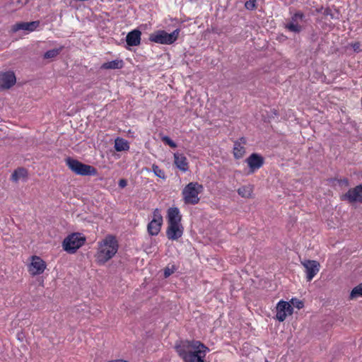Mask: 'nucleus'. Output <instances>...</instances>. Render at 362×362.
Instances as JSON below:
<instances>
[{
  "label": "nucleus",
  "mask_w": 362,
  "mask_h": 362,
  "mask_svg": "<svg viewBox=\"0 0 362 362\" xmlns=\"http://www.w3.org/2000/svg\"><path fill=\"white\" fill-rule=\"evenodd\" d=\"M28 170L24 168H18L16 169L11 176V180L13 182H17L21 178H27Z\"/></svg>",
  "instance_id": "nucleus-21"
},
{
  "label": "nucleus",
  "mask_w": 362,
  "mask_h": 362,
  "mask_svg": "<svg viewBox=\"0 0 362 362\" xmlns=\"http://www.w3.org/2000/svg\"><path fill=\"white\" fill-rule=\"evenodd\" d=\"M337 182L340 186L348 187L349 185V180L346 177L339 179Z\"/></svg>",
  "instance_id": "nucleus-33"
},
{
  "label": "nucleus",
  "mask_w": 362,
  "mask_h": 362,
  "mask_svg": "<svg viewBox=\"0 0 362 362\" xmlns=\"http://www.w3.org/2000/svg\"><path fill=\"white\" fill-rule=\"evenodd\" d=\"M124 66V62L122 59H117L115 60H112L111 62H107L103 63L100 69H122Z\"/></svg>",
  "instance_id": "nucleus-20"
},
{
  "label": "nucleus",
  "mask_w": 362,
  "mask_h": 362,
  "mask_svg": "<svg viewBox=\"0 0 362 362\" xmlns=\"http://www.w3.org/2000/svg\"><path fill=\"white\" fill-rule=\"evenodd\" d=\"M182 216L177 207H170L168 209L167 221L168 225H181Z\"/></svg>",
  "instance_id": "nucleus-17"
},
{
  "label": "nucleus",
  "mask_w": 362,
  "mask_h": 362,
  "mask_svg": "<svg viewBox=\"0 0 362 362\" xmlns=\"http://www.w3.org/2000/svg\"><path fill=\"white\" fill-rule=\"evenodd\" d=\"M204 191V187L197 182H191L182 190V200L185 204L196 205L200 201L199 194Z\"/></svg>",
  "instance_id": "nucleus-3"
},
{
  "label": "nucleus",
  "mask_w": 362,
  "mask_h": 362,
  "mask_svg": "<svg viewBox=\"0 0 362 362\" xmlns=\"http://www.w3.org/2000/svg\"><path fill=\"white\" fill-rule=\"evenodd\" d=\"M301 264L305 269L307 281H310L320 271V263L316 260L305 259Z\"/></svg>",
  "instance_id": "nucleus-11"
},
{
  "label": "nucleus",
  "mask_w": 362,
  "mask_h": 362,
  "mask_svg": "<svg viewBox=\"0 0 362 362\" xmlns=\"http://www.w3.org/2000/svg\"><path fill=\"white\" fill-rule=\"evenodd\" d=\"M291 303L295 307H296L298 309L302 308L304 305L303 301L296 298H292Z\"/></svg>",
  "instance_id": "nucleus-32"
},
{
  "label": "nucleus",
  "mask_w": 362,
  "mask_h": 362,
  "mask_svg": "<svg viewBox=\"0 0 362 362\" xmlns=\"http://www.w3.org/2000/svg\"><path fill=\"white\" fill-rule=\"evenodd\" d=\"M180 30L175 29L171 33H168L166 31L159 30L151 33L149 36V40L162 45H171L174 43L178 38Z\"/></svg>",
  "instance_id": "nucleus-6"
},
{
  "label": "nucleus",
  "mask_w": 362,
  "mask_h": 362,
  "mask_svg": "<svg viewBox=\"0 0 362 362\" xmlns=\"http://www.w3.org/2000/svg\"><path fill=\"white\" fill-rule=\"evenodd\" d=\"M276 318L279 322H284L287 316L293 314V308L287 301L281 300L276 307Z\"/></svg>",
  "instance_id": "nucleus-9"
},
{
  "label": "nucleus",
  "mask_w": 362,
  "mask_h": 362,
  "mask_svg": "<svg viewBox=\"0 0 362 362\" xmlns=\"http://www.w3.org/2000/svg\"><path fill=\"white\" fill-rule=\"evenodd\" d=\"M359 296L362 297V282L352 289L350 299H354Z\"/></svg>",
  "instance_id": "nucleus-25"
},
{
  "label": "nucleus",
  "mask_w": 362,
  "mask_h": 362,
  "mask_svg": "<svg viewBox=\"0 0 362 362\" xmlns=\"http://www.w3.org/2000/svg\"><path fill=\"white\" fill-rule=\"evenodd\" d=\"M39 25H40L39 21H32V22L26 23L27 30L29 32H33L37 29V28L39 26Z\"/></svg>",
  "instance_id": "nucleus-29"
},
{
  "label": "nucleus",
  "mask_w": 362,
  "mask_h": 362,
  "mask_svg": "<svg viewBox=\"0 0 362 362\" xmlns=\"http://www.w3.org/2000/svg\"><path fill=\"white\" fill-rule=\"evenodd\" d=\"M152 170H153V172L154 173V174L157 177L162 178V179L165 178V172L162 169H160L157 165L153 164L152 165Z\"/></svg>",
  "instance_id": "nucleus-26"
},
{
  "label": "nucleus",
  "mask_w": 362,
  "mask_h": 362,
  "mask_svg": "<svg viewBox=\"0 0 362 362\" xmlns=\"http://www.w3.org/2000/svg\"><path fill=\"white\" fill-rule=\"evenodd\" d=\"M246 144L247 140L245 137H240L234 141L233 153L235 159H240L244 156L246 152L245 147Z\"/></svg>",
  "instance_id": "nucleus-15"
},
{
  "label": "nucleus",
  "mask_w": 362,
  "mask_h": 362,
  "mask_svg": "<svg viewBox=\"0 0 362 362\" xmlns=\"http://www.w3.org/2000/svg\"><path fill=\"white\" fill-rule=\"evenodd\" d=\"M245 6L248 10H254L256 8V0H249L245 2Z\"/></svg>",
  "instance_id": "nucleus-30"
},
{
  "label": "nucleus",
  "mask_w": 362,
  "mask_h": 362,
  "mask_svg": "<svg viewBox=\"0 0 362 362\" xmlns=\"http://www.w3.org/2000/svg\"><path fill=\"white\" fill-rule=\"evenodd\" d=\"M351 46H352V47H353V49H354V50L355 52H358L361 51V49H360V47H361L360 42H354V43H353L351 45Z\"/></svg>",
  "instance_id": "nucleus-34"
},
{
  "label": "nucleus",
  "mask_w": 362,
  "mask_h": 362,
  "mask_svg": "<svg viewBox=\"0 0 362 362\" xmlns=\"http://www.w3.org/2000/svg\"><path fill=\"white\" fill-rule=\"evenodd\" d=\"M115 148L117 151H127L129 148V145L125 139L117 138L115 141Z\"/></svg>",
  "instance_id": "nucleus-23"
},
{
  "label": "nucleus",
  "mask_w": 362,
  "mask_h": 362,
  "mask_svg": "<svg viewBox=\"0 0 362 362\" xmlns=\"http://www.w3.org/2000/svg\"><path fill=\"white\" fill-rule=\"evenodd\" d=\"M21 30H27L26 23H18L12 27L13 32H17Z\"/></svg>",
  "instance_id": "nucleus-28"
},
{
  "label": "nucleus",
  "mask_w": 362,
  "mask_h": 362,
  "mask_svg": "<svg viewBox=\"0 0 362 362\" xmlns=\"http://www.w3.org/2000/svg\"><path fill=\"white\" fill-rule=\"evenodd\" d=\"M65 161L68 168L76 175L81 176H95L98 175L97 169L92 165L83 163L70 157L67 158Z\"/></svg>",
  "instance_id": "nucleus-4"
},
{
  "label": "nucleus",
  "mask_w": 362,
  "mask_h": 362,
  "mask_svg": "<svg viewBox=\"0 0 362 362\" xmlns=\"http://www.w3.org/2000/svg\"><path fill=\"white\" fill-rule=\"evenodd\" d=\"M174 164L182 172L185 173L189 169V163L186 156L183 153H175Z\"/></svg>",
  "instance_id": "nucleus-18"
},
{
  "label": "nucleus",
  "mask_w": 362,
  "mask_h": 362,
  "mask_svg": "<svg viewBox=\"0 0 362 362\" xmlns=\"http://www.w3.org/2000/svg\"><path fill=\"white\" fill-rule=\"evenodd\" d=\"M163 224V216L159 209H156L153 213V219L147 226L148 233L152 235H157L160 231Z\"/></svg>",
  "instance_id": "nucleus-8"
},
{
  "label": "nucleus",
  "mask_w": 362,
  "mask_h": 362,
  "mask_svg": "<svg viewBox=\"0 0 362 362\" xmlns=\"http://www.w3.org/2000/svg\"><path fill=\"white\" fill-rule=\"evenodd\" d=\"M175 268L173 266L171 268L167 267L164 269V276L165 278L170 276L171 274L174 273Z\"/></svg>",
  "instance_id": "nucleus-31"
},
{
  "label": "nucleus",
  "mask_w": 362,
  "mask_h": 362,
  "mask_svg": "<svg viewBox=\"0 0 362 362\" xmlns=\"http://www.w3.org/2000/svg\"><path fill=\"white\" fill-rule=\"evenodd\" d=\"M86 237L80 233H73L64 238L62 247L69 254H74L86 243Z\"/></svg>",
  "instance_id": "nucleus-5"
},
{
  "label": "nucleus",
  "mask_w": 362,
  "mask_h": 362,
  "mask_svg": "<svg viewBox=\"0 0 362 362\" xmlns=\"http://www.w3.org/2000/svg\"><path fill=\"white\" fill-rule=\"evenodd\" d=\"M184 231L181 225H168L166 230V235L169 240H177L182 236Z\"/></svg>",
  "instance_id": "nucleus-16"
},
{
  "label": "nucleus",
  "mask_w": 362,
  "mask_h": 362,
  "mask_svg": "<svg viewBox=\"0 0 362 362\" xmlns=\"http://www.w3.org/2000/svg\"><path fill=\"white\" fill-rule=\"evenodd\" d=\"M141 32L139 30L134 29L128 33L126 37V42L129 46H138L141 43Z\"/></svg>",
  "instance_id": "nucleus-19"
},
{
  "label": "nucleus",
  "mask_w": 362,
  "mask_h": 362,
  "mask_svg": "<svg viewBox=\"0 0 362 362\" xmlns=\"http://www.w3.org/2000/svg\"><path fill=\"white\" fill-rule=\"evenodd\" d=\"M245 161L249 167L250 173H253L263 166L264 158L260 154L253 153L247 158Z\"/></svg>",
  "instance_id": "nucleus-13"
},
{
  "label": "nucleus",
  "mask_w": 362,
  "mask_h": 362,
  "mask_svg": "<svg viewBox=\"0 0 362 362\" xmlns=\"http://www.w3.org/2000/svg\"><path fill=\"white\" fill-rule=\"evenodd\" d=\"M175 349L184 362H206L209 349L197 340H181L175 344Z\"/></svg>",
  "instance_id": "nucleus-1"
},
{
  "label": "nucleus",
  "mask_w": 362,
  "mask_h": 362,
  "mask_svg": "<svg viewBox=\"0 0 362 362\" xmlns=\"http://www.w3.org/2000/svg\"><path fill=\"white\" fill-rule=\"evenodd\" d=\"M253 192V187L252 185L242 186L238 189V194L243 198H250Z\"/></svg>",
  "instance_id": "nucleus-22"
},
{
  "label": "nucleus",
  "mask_w": 362,
  "mask_h": 362,
  "mask_svg": "<svg viewBox=\"0 0 362 362\" xmlns=\"http://www.w3.org/2000/svg\"><path fill=\"white\" fill-rule=\"evenodd\" d=\"M47 268L46 262L39 256L33 255L30 257V263L28 266V270L33 276L42 274Z\"/></svg>",
  "instance_id": "nucleus-7"
},
{
  "label": "nucleus",
  "mask_w": 362,
  "mask_h": 362,
  "mask_svg": "<svg viewBox=\"0 0 362 362\" xmlns=\"http://www.w3.org/2000/svg\"><path fill=\"white\" fill-rule=\"evenodd\" d=\"M341 199L350 203H362V185L349 189L346 193L341 196Z\"/></svg>",
  "instance_id": "nucleus-12"
},
{
  "label": "nucleus",
  "mask_w": 362,
  "mask_h": 362,
  "mask_svg": "<svg viewBox=\"0 0 362 362\" xmlns=\"http://www.w3.org/2000/svg\"><path fill=\"white\" fill-rule=\"evenodd\" d=\"M162 141H163L164 144L168 145L171 148H176L177 144L175 142H174L169 136H163L161 137Z\"/></svg>",
  "instance_id": "nucleus-27"
},
{
  "label": "nucleus",
  "mask_w": 362,
  "mask_h": 362,
  "mask_svg": "<svg viewBox=\"0 0 362 362\" xmlns=\"http://www.w3.org/2000/svg\"><path fill=\"white\" fill-rule=\"evenodd\" d=\"M119 243L117 238L108 234L104 239L98 243V249L95 255L98 264H104L111 259L117 252Z\"/></svg>",
  "instance_id": "nucleus-2"
},
{
  "label": "nucleus",
  "mask_w": 362,
  "mask_h": 362,
  "mask_svg": "<svg viewBox=\"0 0 362 362\" xmlns=\"http://www.w3.org/2000/svg\"><path fill=\"white\" fill-rule=\"evenodd\" d=\"M119 187L121 188H124L127 185V182L125 179H121L119 180Z\"/></svg>",
  "instance_id": "nucleus-35"
},
{
  "label": "nucleus",
  "mask_w": 362,
  "mask_h": 362,
  "mask_svg": "<svg viewBox=\"0 0 362 362\" xmlns=\"http://www.w3.org/2000/svg\"><path fill=\"white\" fill-rule=\"evenodd\" d=\"M16 81V76L13 71L0 73V90L10 88L15 84Z\"/></svg>",
  "instance_id": "nucleus-14"
},
{
  "label": "nucleus",
  "mask_w": 362,
  "mask_h": 362,
  "mask_svg": "<svg viewBox=\"0 0 362 362\" xmlns=\"http://www.w3.org/2000/svg\"><path fill=\"white\" fill-rule=\"evenodd\" d=\"M305 18V15L301 11L295 13L291 18V21L285 25V28L291 32L299 33L303 30V26L299 24L303 22Z\"/></svg>",
  "instance_id": "nucleus-10"
},
{
  "label": "nucleus",
  "mask_w": 362,
  "mask_h": 362,
  "mask_svg": "<svg viewBox=\"0 0 362 362\" xmlns=\"http://www.w3.org/2000/svg\"><path fill=\"white\" fill-rule=\"evenodd\" d=\"M64 47L61 46L60 47L57 49H52L47 51L44 54V58L45 59H52L56 57L57 55L59 54V53L62 51Z\"/></svg>",
  "instance_id": "nucleus-24"
}]
</instances>
